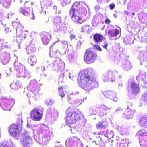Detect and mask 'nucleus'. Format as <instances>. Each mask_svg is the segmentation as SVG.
<instances>
[{"label": "nucleus", "instance_id": "aec40b11", "mask_svg": "<svg viewBox=\"0 0 147 147\" xmlns=\"http://www.w3.org/2000/svg\"><path fill=\"white\" fill-rule=\"evenodd\" d=\"M104 96L115 102H117L118 98L116 93L114 91H107L103 92Z\"/></svg>", "mask_w": 147, "mask_h": 147}, {"label": "nucleus", "instance_id": "6ab92c4d", "mask_svg": "<svg viewBox=\"0 0 147 147\" xmlns=\"http://www.w3.org/2000/svg\"><path fill=\"white\" fill-rule=\"evenodd\" d=\"M136 80L139 84H147V76L144 72L140 73L136 77Z\"/></svg>", "mask_w": 147, "mask_h": 147}, {"label": "nucleus", "instance_id": "ddd939ff", "mask_svg": "<svg viewBox=\"0 0 147 147\" xmlns=\"http://www.w3.org/2000/svg\"><path fill=\"white\" fill-rule=\"evenodd\" d=\"M102 79L104 82L109 81L114 82L116 80V76L115 71H108L102 77Z\"/></svg>", "mask_w": 147, "mask_h": 147}, {"label": "nucleus", "instance_id": "79ce46f5", "mask_svg": "<svg viewBox=\"0 0 147 147\" xmlns=\"http://www.w3.org/2000/svg\"><path fill=\"white\" fill-rule=\"evenodd\" d=\"M22 77L24 78H29L31 77V74L28 70L26 69Z\"/></svg>", "mask_w": 147, "mask_h": 147}, {"label": "nucleus", "instance_id": "e2e57ef3", "mask_svg": "<svg viewBox=\"0 0 147 147\" xmlns=\"http://www.w3.org/2000/svg\"><path fill=\"white\" fill-rule=\"evenodd\" d=\"M38 92H35L33 93L34 94V97L35 98L36 100L39 97V93Z\"/></svg>", "mask_w": 147, "mask_h": 147}, {"label": "nucleus", "instance_id": "9b49d317", "mask_svg": "<svg viewBox=\"0 0 147 147\" xmlns=\"http://www.w3.org/2000/svg\"><path fill=\"white\" fill-rule=\"evenodd\" d=\"M108 28H111L109 30L108 32V37L109 39L111 40H114L119 38H117V36L119 35V30L116 29H112L114 28V26L112 25H109Z\"/></svg>", "mask_w": 147, "mask_h": 147}, {"label": "nucleus", "instance_id": "412c9836", "mask_svg": "<svg viewBox=\"0 0 147 147\" xmlns=\"http://www.w3.org/2000/svg\"><path fill=\"white\" fill-rule=\"evenodd\" d=\"M10 58L9 53L4 51L0 53V61L4 65L7 64L9 62Z\"/></svg>", "mask_w": 147, "mask_h": 147}, {"label": "nucleus", "instance_id": "ea45409f", "mask_svg": "<svg viewBox=\"0 0 147 147\" xmlns=\"http://www.w3.org/2000/svg\"><path fill=\"white\" fill-rule=\"evenodd\" d=\"M31 9L30 8L25 7L24 9L21 8L20 10L21 13L26 16H28L30 14L31 11Z\"/></svg>", "mask_w": 147, "mask_h": 147}, {"label": "nucleus", "instance_id": "774afa93", "mask_svg": "<svg viewBox=\"0 0 147 147\" xmlns=\"http://www.w3.org/2000/svg\"><path fill=\"white\" fill-rule=\"evenodd\" d=\"M74 147H83V145L82 142L80 141Z\"/></svg>", "mask_w": 147, "mask_h": 147}, {"label": "nucleus", "instance_id": "9d476101", "mask_svg": "<svg viewBox=\"0 0 147 147\" xmlns=\"http://www.w3.org/2000/svg\"><path fill=\"white\" fill-rule=\"evenodd\" d=\"M69 102L75 106H78L80 105L82 102L86 101L87 97H84L82 99L77 98L73 95L68 96L67 97Z\"/></svg>", "mask_w": 147, "mask_h": 147}, {"label": "nucleus", "instance_id": "6e6d98bb", "mask_svg": "<svg viewBox=\"0 0 147 147\" xmlns=\"http://www.w3.org/2000/svg\"><path fill=\"white\" fill-rule=\"evenodd\" d=\"M70 130L72 134H76L79 130V129L77 126L71 127Z\"/></svg>", "mask_w": 147, "mask_h": 147}, {"label": "nucleus", "instance_id": "a19ab883", "mask_svg": "<svg viewBox=\"0 0 147 147\" xmlns=\"http://www.w3.org/2000/svg\"><path fill=\"white\" fill-rule=\"evenodd\" d=\"M80 3L79 2H75L72 6L71 9L70 10L72 11H78L79 7L78 6L79 5Z\"/></svg>", "mask_w": 147, "mask_h": 147}, {"label": "nucleus", "instance_id": "f704fd0d", "mask_svg": "<svg viewBox=\"0 0 147 147\" xmlns=\"http://www.w3.org/2000/svg\"><path fill=\"white\" fill-rule=\"evenodd\" d=\"M52 0H44L41 3V8H47V6H49L53 4Z\"/></svg>", "mask_w": 147, "mask_h": 147}, {"label": "nucleus", "instance_id": "2eb2a0df", "mask_svg": "<svg viewBox=\"0 0 147 147\" xmlns=\"http://www.w3.org/2000/svg\"><path fill=\"white\" fill-rule=\"evenodd\" d=\"M40 85L35 79L31 80L27 86V89L34 93L38 92L40 89Z\"/></svg>", "mask_w": 147, "mask_h": 147}, {"label": "nucleus", "instance_id": "864d4df0", "mask_svg": "<svg viewBox=\"0 0 147 147\" xmlns=\"http://www.w3.org/2000/svg\"><path fill=\"white\" fill-rule=\"evenodd\" d=\"M127 144L126 143H124V141L123 140L121 141V142L117 144V147H127Z\"/></svg>", "mask_w": 147, "mask_h": 147}, {"label": "nucleus", "instance_id": "6e6552de", "mask_svg": "<svg viewBox=\"0 0 147 147\" xmlns=\"http://www.w3.org/2000/svg\"><path fill=\"white\" fill-rule=\"evenodd\" d=\"M15 61L14 63V66L15 70L16 71L17 76L18 77L22 76L24 71L25 70V67L22 64L17 61L18 57L15 55Z\"/></svg>", "mask_w": 147, "mask_h": 147}, {"label": "nucleus", "instance_id": "f8f14e48", "mask_svg": "<svg viewBox=\"0 0 147 147\" xmlns=\"http://www.w3.org/2000/svg\"><path fill=\"white\" fill-rule=\"evenodd\" d=\"M20 141L23 147H30L32 145V139L26 133Z\"/></svg>", "mask_w": 147, "mask_h": 147}, {"label": "nucleus", "instance_id": "473e14b6", "mask_svg": "<svg viewBox=\"0 0 147 147\" xmlns=\"http://www.w3.org/2000/svg\"><path fill=\"white\" fill-rule=\"evenodd\" d=\"M11 3V0H0V4L5 8H9Z\"/></svg>", "mask_w": 147, "mask_h": 147}, {"label": "nucleus", "instance_id": "603ef678", "mask_svg": "<svg viewBox=\"0 0 147 147\" xmlns=\"http://www.w3.org/2000/svg\"><path fill=\"white\" fill-rule=\"evenodd\" d=\"M61 19L59 16L55 17L54 24H61Z\"/></svg>", "mask_w": 147, "mask_h": 147}, {"label": "nucleus", "instance_id": "c756f323", "mask_svg": "<svg viewBox=\"0 0 147 147\" xmlns=\"http://www.w3.org/2000/svg\"><path fill=\"white\" fill-rule=\"evenodd\" d=\"M96 125L97 129L101 130L107 128L108 124L107 121L104 120L99 122Z\"/></svg>", "mask_w": 147, "mask_h": 147}, {"label": "nucleus", "instance_id": "69168bd1", "mask_svg": "<svg viewBox=\"0 0 147 147\" xmlns=\"http://www.w3.org/2000/svg\"><path fill=\"white\" fill-rule=\"evenodd\" d=\"M4 40L3 39H0V43L1 44V48H0V50H1V49H3L4 47Z\"/></svg>", "mask_w": 147, "mask_h": 147}, {"label": "nucleus", "instance_id": "4be33fe9", "mask_svg": "<svg viewBox=\"0 0 147 147\" xmlns=\"http://www.w3.org/2000/svg\"><path fill=\"white\" fill-rule=\"evenodd\" d=\"M30 37L31 38L30 40V43L29 45H28L26 47L27 52L28 54L35 52L36 49L34 45L35 40L31 37L30 36Z\"/></svg>", "mask_w": 147, "mask_h": 147}, {"label": "nucleus", "instance_id": "423d86ee", "mask_svg": "<svg viewBox=\"0 0 147 147\" xmlns=\"http://www.w3.org/2000/svg\"><path fill=\"white\" fill-rule=\"evenodd\" d=\"M97 54L90 49H88L86 51L84 56V60L87 64L94 63L97 57Z\"/></svg>", "mask_w": 147, "mask_h": 147}, {"label": "nucleus", "instance_id": "58836bf2", "mask_svg": "<svg viewBox=\"0 0 147 147\" xmlns=\"http://www.w3.org/2000/svg\"><path fill=\"white\" fill-rule=\"evenodd\" d=\"M147 123V117L143 116L142 117L140 121L139 125L142 126L144 127Z\"/></svg>", "mask_w": 147, "mask_h": 147}, {"label": "nucleus", "instance_id": "a878e982", "mask_svg": "<svg viewBox=\"0 0 147 147\" xmlns=\"http://www.w3.org/2000/svg\"><path fill=\"white\" fill-rule=\"evenodd\" d=\"M47 113L51 117H53L55 119L57 118L58 116V111L53 107H50L47 110Z\"/></svg>", "mask_w": 147, "mask_h": 147}, {"label": "nucleus", "instance_id": "a211bd4d", "mask_svg": "<svg viewBox=\"0 0 147 147\" xmlns=\"http://www.w3.org/2000/svg\"><path fill=\"white\" fill-rule=\"evenodd\" d=\"M78 12L77 11H73L70 10L69 14L72 20L75 22L81 24L83 22L82 20L81 17L79 16Z\"/></svg>", "mask_w": 147, "mask_h": 147}, {"label": "nucleus", "instance_id": "f03ea898", "mask_svg": "<svg viewBox=\"0 0 147 147\" xmlns=\"http://www.w3.org/2000/svg\"><path fill=\"white\" fill-rule=\"evenodd\" d=\"M82 113L79 110L74 111V108L71 107L66 110V123L67 124L75 123L82 117Z\"/></svg>", "mask_w": 147, "mask_h": 147}, {"label": "nucleus", "instance_id": "7c9ffc66", "mask_svg": "<svg viewBox=\"0 0 147 147\" xmlns=\"http://www.w3.org/2000/svg\"><path fill=\"white\" fill-rule=\"evenodd\" d=\"M21 83L18 81H16L11 83L10 84V86L11 89L16 90L21 87Z\"/></svg>", "mask_w": 147, "mask_h": 147}, {"label": "nucleus", "instance_id": "bf43d9fd", "mask_svg": "<svg viewBox=\"0 0 147 147\" xmlns=\"http://www.w3.org/2000/svg\"><path fill=\"white\" fill-rule=\"evenodd\" d=\"M142 99L144 100L145 103H147V92H145L142 95Z\"/></svg>", "mask_w": 147, "mask_h": 147}, {"label": "nucleus", "instance_id": "7ed1b4c3", "mask_svg": "<svg viewBox=\"0 0 147 147\" xmlns=\"http://www.w3.org/2000/svg\"><path fill=\"white\" fill-rule=\"evenodd\" d=\"M12 25L16 26L17 27L16 28V42L18 43V47L20 48V44L24 40L26 36V35L28 33L27 31H23L21 30L23 28V27L19 23L18 24L17 22H12Z\"/></svg>", "mask_w": 147, "mask_h": 147}, {"label": "nucleus", "instance_id": "f257e3e1", "mask_svg": "<svg viewBox=\"0 0 147 147\" xmlns=\"http://www.w3.org/2000/svg\"><path fill=\"white\" fill-rule=\"evenodd\" d=\"M78 76V85L86 90L88 91L98 87V83L94 77V71L92 68H89L80 71Z\"/></svg>", "mask_w": 147, "mask_h": 147}, {"label": "nucleus", "instance_id": "39448f33", "mask_svg": "<svg viewBox=\"0 0 147 147\" xmlns=\"http://www.w3.org/2000/svg\"><path fill=\"white\" fill-rule=\"evenodd\" d=\"M14 103V100L13 98L8 99L6 98H3L0 100L1 107L4 110L10 111Z\"/></svg>", "mask_w": 147, "mask_h": 147}, {"label": "nucleus", "instance_id": "bb28decb", "mask_svg": "<svg viewBox=\"0 0 147 147\" xmlns=\"http://www.w3.org/2000/svg\"><path fill=\"white\" fill-rule=\"evenodd\" d=\"M130 85L131 91L134 95H136L139 92V85L136 83L135 82L132 81L130 84Z\"/></svg>", "mask_w": 147, "mask_h": 147}, {"label": "nucleus", "instance_id": "4c0bfd02", "mask_svg": "<svg viewBox=\"0 0 147 147\" xmlns=\"http://www.w3.org/2000/svg\"><path fill=\"white\" fill-rule=\"evenodd\" d=\"M58 41H56L54 42L53 45L50 46V55L51 57H56L57 56L56 55H57V53L58 52V50H56L55 51H53L52 50V47L56 43H57Z\"/></svg>", "mask_w": 147, "mask_h": 147}, {"label": "nucleus", "instance_id": "3c124183", "mask_svg": "<svg viewBox=\"0 0 147 147\" xmlns=\"http://www.w3.org/2000/svg\"><path fill=\"white\" fill-rule=\"evenodd\" d=\"M63 88L62 86L59 87L58 88V90L59 91V95L62 97H63L65 96V94L63 91Z\"/></svg>", "mask_w": 147, "mask_h": 147}, {"label": "nucleus", "instance_id": "dca6fc26", "mask_svg": "<svg viewBox=\"0 0 147 147\" xmlns=\"http://www.w3.org/2000/svg\"><path fill=\"white\" fill-rule=\"evenodd\" d=\"M10 135L14 137L16 139H18L20 135V131L17 125L12 124L9 127V130Z\"/></svg>", "mask_w": 147, "mask_h": 147}, {"label": "nucleus", "instance_id": "5701e85b", "mask_svg": "<svg viewBox=\"0 0 147 147\" xmlns=\"http://www.w3.org/2000/svg\"><path fill=\"white\" fill-rule=\"evenodd\" d=\"M135 111L130 108L129 107L127 106L125 109V111L123 115V116L126 119H132Z\"/></svg>", "mask_w": 147, "mask_h": 147}, {"label": "nucleus", "instance_id": "4468645a", "mask_svg": "<svg viewBox=\"0 0 147 147\" xmlns=\"http://www.w3.org/2000/svg\"><path fill=\"white\" fill-rule=\"evenodd\" d=\"M137 135L138 136H145L146 137L142 139L139 142L140 145L142 147H147V129H144L139 130L137 133Z\"/></svg>", "mask_w": 147, "mask_h": 147}, {"label": "nucleus", "instance_id": "c03bdc74", "mask_svg": "<svg viewBox=\"0 0 147 147\" xmlns=\"http://www.w3.org/2000/svg\"><path fill=\"white\" fill-rule=\"evenodd\" d=\"M119 132L122 135H125L128 133V129L126 128L122 127L120 128Z\"/></svg>", "mask_w": 147, "mask_h": 147}, {"label": "nucleus", "instance_id": "0e129e2a", "mask_svg": "<svg viewBox=\"0 0 147 147\" xmlns=\"http://www.w3.org/2000/svg\"><path fill=\"white\" fill-rule=\"evenodd\" d=\"M38 135H39L38 134ZM42 139V137H41V136H40L39 135L38 138H36L35 139V140L38 143H40L42 142H43Z\"/></svg>", "mask_w": 147, "mask_h": 147}, {"label": "nucleus", "instance_id": "5fc2aeb1", "mask_svg": "<svg viewBox=\"0 0 147 147\" xmlns=\"http://www.w3.org/2000/svg\"><path fill=\"white\" fill-rule=\"evenodd\" d=\"M89 113L90 115H96L97 113L96 111L93 108L90 107L89 109Z\"/></svg>", "mask_w": 147, "mask_h": 147}, {"label": "nucleus", "instance_id": "09e8293b", "mask_svg": "<svg viewBox=\"0 0 147 147\" xmlns=\"http://www.w3.org/2000/svg\"><path fill=\"white\" fill-rule=\"evenodd\" d=\"M61 73L60 75L59 76L58 79V82L59 84L60 83H62L64 84V82L63 80L64 79V74L63 72H61Z\"/></svg>", "mask_w": 147, "mask_h": 147}, {"label": "nucleus", "instance_id": "cd10ccee", "mask_svg": "<svg viewBox=\"0 0 147 147\" xmlns=\"http://www.w3.org/2000/svg\"><path fill=\"white\" fill-rule=\"evenodd\" d=\"M122 68L124 71H128L132 68V65L129 60L124 59L123 62Z\"/></svg>", "mask_w": 147, "mask_h": 147}, {"label": "nucleus", "instance_id": "20e7f679", "mask_svg": "<svg viewBox=\"0 0 147 147\" xmlns=\"http://www.w3.org/2000/svg\"><path fill=\"white\" fill-rule=\"evenodd\" d=\"M37 132L39 136L42 137V141L45 143H47L51 138L52 133L49 130L45 129L44 126H39L37 129Z\"/></svg>", "mask_w": 147, "mask_h": 147}, {"label": "nucleus", "instance_id": "1a4fd4ad", "mask_svg": "<svg viewBox=\"0 0 147 147\" xmlns=\"http://www.w3.org/2000/svg\"><path fill=\"white\" fill-rule=\"evenodd\" d=\"M30 115L31 119L34 121H39L42 119V112L37 108H34L31 111Z\"/></svg>", "mask_w": 147, "mask_h": 147}, {"label": "nucleus", "instance_id": "c85d7f7f", "mask_svg": "<svg viewBox=\"0 0 147 147\" xmlns=\"http://www.w3.org/2000/svg\"><path fill=\"white\" fill-rule=\"evenodd\" d=\"M15 144L11 140H5L0 143V147H15Z\"/></svg>", "mask_w": 147, "mask_h": 147}, {"label": "nucleus", "instance_id": "e433bc0d", "mask_svg": "<svg viewBox=\"0 0 147 147\" xmlns=\"http://www.w3.org/2000/svg\"><path fill=\"white\" fill-rule=\"evenodd\" d=\"M28 61V63L31 65H33L36 63L37 62V59L35 56L31 55L29 57Z\"/></svg>", "mask_w": 147, "mask_h": 147}, {"label": "nucleus", "instance_id": "0eeeda50", "mask_svg": "<svg viewBox=\"0 0 147 147\" xmlns=\"http://www.w3.org/2000/svg\"><path fill=\"white\" fill-rule=\"evenodd\" d=\"M64 65L63 62L59 58H57L56 60L53 62L52 63L49 64L47 67L52 70L55 71H60L63 69V66Z\"/></svg>", "mask_w": 147, "mask_h": 147}, {"label": "nucleus", "instance_id": "8fccbe9b", "mask_svg": "<svg viewBox=\"0 0 147 147\" xmlns=\"http://www.w3.org/2000/svg\"><path fill=\"white\" fill-rule=\"evenodd\" d=\"M19 117L18 118L17 123L18 126H21L22 123L23 121L22 119V115L21 114L18 115Z\"/></svg>", "mask_w": 147, "mask_h": 147}, {"label": "nucleus", "instance_id": "a18cd8bd", "mask_svg": "<svg viewBox=\"0 0 147 147\" xmlns=\"http://www.w3.org/2000/svg\"><path fill=\"white\" fill-rule=\"evenodd\" d=\"M139 19L143 23H144L147 22V16L145 13L142 14L140 17Z\"/></svg>", "mask_w": 147, "mask_h": 147}, {"label": "nucleus", "instance_id": "b1692460", "mask_svg": "<svg viewBox=\"0 0 147 147\" xmlns=\"http://www.w3.org/2000/svg\"><path fill=\"white\" fill-rule=\"evenodd\" d=\"M97 108H98L99 109L98 113L99 116L101 117L104 116L106 115L107 113V111L111 109V108H109L106 106L103 105H102L101 106H98Z\"/></svg>", "mask_w": 147, "mask_h": 147}, {"label": "nucleus", "instance_id": "37998d69", "mask_svg": "<svg viewBox=\"0 0 147 147\" xmlns=\"http://www.w3.org/2000/svg\"><path fill=\"white\" fill-rule=\"evenodd\" d=\"M53 29L55 31L59 32L61 30V24H54Z\"/></svg>", "mask_w": 147, "mask_h": 147}, {"label": "nucleus", "instance_id": "49530a36", "mask_svg": "<svg viewBox=\"0 0 147 147\" xmlns=\"http://www.w3.org/2000/svg\"><path fill=\"white\" fill-rule=\"evenodd\" d=\"M101 131L99 132L98 134V135H103L105 137H106L108 136V129L107 128L104 129H102Z\"/></svg>", "mask_w": 147, "mask_h": 147}, {"label": "nucleus", "instance_id": "13d9d810", "mask_svg": "<svg viewBox=\"0 0 147 147\" xmlns=\"http://www.w3.org/2000/svg\"><path fill=\"white\" fill-rule=\"evenodd\" d=\"M89 26V25L87 24L83 25L81 28L82 30L81 32H84L85 30H87L88 29Z\"/></svg>", "mask_w": 147, "mask_h": 147}, {"label": "nucleus", "instance_id": "052dcab7", "mask_svg": "<svg viewBox=\"0 0 147 147\" xmlns=\"http://www.w3.org/2000/svg\"><path fill=\"white\" fill-rule=\"evenodd\" d=\"M45 103L48 105H51L54 103V101L52 100L49 99L45 101Z\"/></svg>", "mask_w": 147, "mask_h": 147}, {"label": "nucleus", "instance_id": "2f4dec72", "mask_svg": "<svg viewBox=\"0 0 147 147\" xmlns=\"http://www.w3.org/2000/svg\"><path fill=\"white\" fill-rule=\"evenodd\" d=\"M147 52L145 50L140 51V56L138 57L140 61H146L147 60Z\"/></svg>", "mask_w": 147, "mask_h": 147}, {"label": "nucleus", "instance_id": "f3484780", "mask_svg": "<svg viewBox=\"0 0 147 147\" xmlns=\"http://www.w3.org/2000/svg\"><path fill=\"white\" fill-rule=\"evenodd\" d=\"M80 140L79 138L76 137H73L67 140L65 144L69 147H74L79 143Z\"/></svg>", "mask_w": 147, "mask_h": 147}, {"label": "nucleus", "instance_id": "680f3d73", "mask_svg": "<svg viewBox=\"0 0 147 147\" xmlns=\"http://www.w3.org/2000/svg\"><path fill=\"white\" fill-rule=\"evenodd\" d=\"M114 136V133L112 131H110L109 133H108V136H107L106 137L111 138H113Z\"/></svg>", "mask_w": 147, "mask_h": 147}, {"label": "nucleus", "instance_id": "72a5a7b5", "mask_svg": "<svg viewBox=\"0 0 147 147\" xmlns=\"http://www.w3.org/2000/svg\"><path fill=\"white\" fill-rule=\"evenodd\" d=\"M93 39L96 43H100L102 41L103 36L100 34H96L94 35Z\"/></svg>", "mask_w": 147, "mask_h": 147}, {"label": "nucleus", "instance_id": "c9c22d12", "mask_svg": "<svg viewBox=\"0 0 147 147\" xmlns=\"http://www.w3.org/2000/svg\"><path fill=\"white\" fill-rule=\"evenodd\" d=\"M133 36L131 35H127L123 40V42L125 44H131L133 42Z\"/></svg>", "mask_w": 147, "mask_h": 147}, {"label": "nucleus", "instance_id": "de8ad7c7", "mask_svg": "<svg viewBox=\"0 0 147 147\" xmlns=\"http://www.w3.org/2000/svg\"><path fill=\"white\" fill-rule=\"evenodd\" d=\"M61 45L63 48L67 49L68 46V42L65 40H63L61 41Z\"/></svg>", "mask_w": 147, "mask_h": 147}, {"label": "nucleus", "instance_id": "393cba45", "mask_svg": "<svg viewBox=\"0 0 147 147\" xmlns=\"http://www.w3.org/2000/svg\"><path fill=\"white\" fill-rule=\"evenodd\" d=\"M41 39L44 45H47L49 43L51 39L50 34L48 32H43L40 35Z\"/></svg>", "mask_w": 147, "mask_h": 147}, {"label": "nucleus", "instance_id": "4d7b16f0", "mask_svg": "<svg viewBox=\"0 0 147 147\" xmlns=\"http://www.w3.org/2000/svg\"><path fill=\"white\" fill-rule=\"evenodd\" d=\"M68 59L69 61L71 62L74 61L75 59L73 55L71 53H69L68 54Z\"/></svg>", "mask_w": 147, "mask_h": 147}, {"label": "nucleus", "instance_id": "338daca9", "mask_svg": "<svg viewBox=\"0 0 147 147\" xmlns=\"http://www.w3.org/2000/svg\"><path fill=\"white\" fill-rule=\"evenodd\" d=\"M104 42L101 44V45L105 49H107L108 46V44L107 42L104 41Z\"/></svg>", "mask_w": 147, "mask_h": 147}]
</instances>
